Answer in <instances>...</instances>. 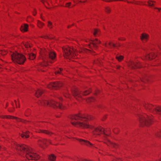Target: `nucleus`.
<instances>
[{
    "instance_id": "6ab92c4d",
    "label": "nucleus",
    "mask_w": 161,
    "mask_h": 161,
    "mask_svg": "<svg viewBox=\"0 0 161 161\" xmlns=\"http://www.w3.org/2000/svg\"><path fill=\"white\" fill-rule=\"evenodd\" d=\"M104 143H106L108 146H109L110 145L112 147H114L116 148L117 146L116 144H114L112 142H110L107 139V141H105Z\"/></svg>"
},
{
    "instance_id": "c9c22d12",
    "label": "nucleus",
    "mask_w": 161,
    "mask_h": 161,
    "mask_svg": "<svg viewBox=\"0 0 161 161\" xmlns=\"http://www.w3.org/2000/svg\"><path fill=\"white\" fill-rule=\"evenodd\" d=\"M71 4V3L70 2L68 3H66L65 6L69 8V6Z\"/></svg>"
},
{
    "instance_id": "5701e85b",
    "label": "nucleus",
    "mask_w": 161,
    "mask_h": 161,
    "mask_svg": "<svg viewBox=\"0 0 161 161\" xmlns=\"http://www.w3.org/2000/svg\"><path fill=\"white\" fill-rule=\"evenodd\" d=\"M100 33V30L97 29H94L93 32V34L94 35L96 36H99Z\"/></svg>"
},
{
    "instance_id": "a211bd4d",
    "label": "nucleus",
    "mask_w": 161,
    "mask_h": 161,
    "mask_svg": "<svg viewBox=\"0 0 161 161\" xmlns=\"http://www.w3.org/2000/svg\"><path fill=\"white\" fill-rule=\"evenodd\" d=\"M148 38V35L146 34L143 33L141 36V39L142 41H147Z\"/></svg>"
},
{
    "instance_id": "2eb2a0df",
    "label": "nucleus",
    "mask_w": 161,
    "mask_h": 161,
    "mask_svg": "<svg viewBox=\"0 0 161 161\" xmlns=\"http://www.w3.org/2000/svg\"><path fill=\"white\" fill-rule=\"evenodd\" d=\"M129 65L133 69H134L136 68H139L140 67V65L139 63L132 61H131L129 64Z\"/></svg>"
},
{
    "instance_id": "8fccbe9b",
    "label": "nucleus",
    "mask_w": 161,
    "mask_h": 161,
    "mask_svg": "<svg viewBox=\"0 0 161 161\" xmlns=\"http://www.w3.org/2000/svg\"><path fill=\"white\" fill-rule=\"evenodd\" d=\"M89 51V50H88V49H86V50H85V51Z\"/></svg>"
},
{
    "instance_id": "09e8293b",
    "label": "nucleus",
    "mask_w": 161,
    "mask_h": 161,
    "mask_svg": "<svg viewBox=\"0 0 161 161\" xmlns=\"http://www.w3.org/2000/svg\"><path fill=\"white\" fill-rule=\"evenodd\" d=\"M159 160V161H161V157H160Z\"/></svg>"
},
{
    "instance_id": "39448f33",
    "label": "nucleus",
    "mask_w": 161,
    "mask_h": 161,
    "mask_svg": "<svg viewBox=\"0 0 161 161\" xmlns=\"http://www.w3.org/2000/svg\"><path fill=\"white\" fill-rule=\"evenodd\" d=\"M64 57L70 59L74 58L76 55L77 52L75 49L70 47H66L63 48Z\"/></svg>"
},
{
    "instance_id": "412c9836",
    "label": "nucleus",
    "mask_w": 161,
    "mask_h": 161,
    "mask_svg": "<svg viewBox=\"0 0 161 161\" xmlns=\"http://www.w3.org/2000/svg\"><path fill=\"white\" fill-rule=\"evenodd\" d=\"M43 92V90L41 89H38L37 91H35L36 95L37 97L40 96Z\"/></svg>"
},
{
    "instance_id": "bb28decb",
    "label": "nucleus",
    "mask_w": 161,
    "mask_h": 161,
    "mask_svg": "<svg viewBox=\"0 0 161 161\" xmlns=\"http://www.w3.org/2000/svg\"><path fill=\"white\" fill-rule=\"evenodd\" d=\"M56 158V156L53 154H51L49 156V159L51 161H54Z\"/></svg>"
},
{
    "instance_id": "a19ab883",
    "label": "nucleus",
    "mask_w": 161,
    "mask_h": 161,
    "mask_svg": "<svg viewBox=\"0 0 161 161\" xmlns=\"http://www.w3.org/2000/svg\"><path fill=\"white\" fill-rule=\"evenodd\" d=\"M36 11H35V13H33V14L34 15H35L36 14Z\"/></svg>"
},
{
    "instance_id": "c756f323",
    "label": "nucleus",
    "mask_w": 161,
    "mask_h": 161,
    "mask_svg": "<svg viewBox=\"0 0 161 161\" xmlns=\"http://www.w3.org/2000/svg\"><path fill=\"white\" fill-rule=\"evenodd\" d=\"M44 25V24L40 21H38V26L39 27L41 28Z\"/></svg>"
},
{
    "instance_id": "20e7f679",
    "label": "nucleus",
    "mask_w": 161,
    "mask_h": 161,
    "mask_svg": "<svg viewBox=\"0 0 161 161\" xmlns=\"http://www.w3.org/2000/svg\"><path fill=\"white\" fill-rule=\"evenodd\" d=\"M38 103L39 104L42 105H49L55 108H59L62 109L63 108L60 103L53 100H51L50 101H48L47 100L43 99L42 101H40Z\"/></svg>"
},
{
    "instance_id": "2f4dec72",
    "label": "nucleus",
    "mask_w": 161,
    "mask_h": 161,
    "mask_svg": "<svg viewBox=\"0 0 161 161\" xmlns=\"http://www.w3.org/2000/svg\"><path fill=\"white\" fill-rule=\"evenodd\" d=\"M116 58L118 61H120L123 59V57L122 56H117Z\"/></svg>"
},
{
    "instance_id": "393cba45",
    "label": "nucleus",
    "mask_w": 161,
    "mask_h": 161,
    "mask_svg": "<svg viewBox=\"0 0 161 161\" xmlns=\"http://www.w3.org/2000/svg\"><path fill=\"white\" fill-rule=\"evenodd\" d=\"M21 136L24 138L25 137L26 138H27L29 137V135H28V131H26L25 132H23V133L21 135Z\"/></svg>"
},
{
    "instance_id": "ea45409f",
    "label": "nucleus",
    "mask_w": 161,
    "mask_h": 161,
    "mask_svg": "<svg viewBox=\"0 0 161 161\" xmlns=\"http://www.w3.org/2000/svg\"><path fill=\"white\" fill-rule=\"evenodd\" d=\"M42 38H48V36H44L43 37H42Z\"/></svg>"
},
{
    "instance_id": "ddd939ff",
    "label": "nucleus",
    "mask_w": 161,
    "mask_h": 161,
    "mask_svg": "<svg viewBox=\"0 0 161 161\" xmlns=\"http://www.w3.org/2000/svg\"><path fill=\"white\" fill-rule=\"evenodd\" d=\"M77 140L82 145H85L90 147H94L96 148L93 146L92 144L88 141L80 139H77Z\"/></svg>"
},
{
    "instance_id": "b1692460",
    "label": "nucleus",
    "mask_w": 161,
    "mask_h": 161,
    "mask_svg": "<svg viewBox=\"0 0 161 161\" xmlns=\"http://www.w3.org/2000/svg\"><path fill=\"white\" fill-rule=\"evenodd\" d=\"M108 46L107 45V43H105L104 44V46L108 48H109L112 46H113L114 47H116V45L114 44H112L111 42H109L108 43Z\"/></svg>"
},
{
    "instance_id": "58836bf2",
    "label": "nucleus",
    "mask_w": 161,
    "mask_h": 161,
    "mask_svg": "<svg viewBox=\"0 0 161 161\" xmlns=\"http://www.w3.org/2000/svg\"><path fill=\"white\" fill-rule=\"evenodd\" d=\"M64 97H69V95L67 93H65L64 94Z\"/></svg>"
},
{
    "instance_id": "dca6fc26",
    "label": "nucleus",
    "mask_w": 161,
    "mask_h": 161,
    "mask_svg": "<svg viewBox=\"0 0 161 161\" xmlns=\"http://www.w3.org/2000/svg\"><path fill=\"white\" fill-rule=\"evenodd\" d=\"M28 25L26 24H25L21 26L20 29L22 31L26 32L28 31Z\"/></svg>"
},
{
    "instance_id": "1a4fd4ad",
    "label": "nucleus",
    "mask_w": 161,
    "mask_h": 161,
    "mask_svg": "<svg viewBox=\"0 0 161 161\" xmlns=\"http://www.w3.org/2000/svg\"><path fill=\"white\" fill-rule=\"evenodd\" d=\"M93 130V136L95 137L102 134H103L104 135L103 137L104 139H106V136H109L108 131L107 130L105 131L104 129L101 127L94 128Z\"/></svg>"
},
{
    "instance_id": "49530a36",
    "label": "nucleus",
    "mask_w": 161,
    "mask_h": 161,
    "mask_svg": "<svg viewBox=\"0 0 161 161\" xmlns=\"http://www.w3.org/2000/svg\"><path fill=\"white\" fill-rule=\"evenodd\" d=\"M41 0V1L42 2V3H43L45 1V0Z\"/></svg>"
},
{
    "instance_id": "3c124183",
    "label": "nucleus",
    "mask_w": 161,
    "mask_h": 161,
    "mask_svg": "<svg viewBox=\"0 0 161 161\" xmlns=\"http://www.w3.org/2000/svg\"><path fill=\"white\" fill-rule=\"evenodd\" d=\"M128 3H133L132 2H128Z\"/></svg>"
},
{
    "instance_id": "7c9ffc66",
    "label": "nucleus",
    "mask_w": 161,
    "mask_h": 161,
    "mask_svg": "<svg viewBox=\"0 0 161 161\" xmlns=\"http://www.w3.org/2000/svg\"><path fill=\"white\" fill-rule=\"evenodd\" d=\"M47 26L49 28L52 29L53 28V25L52 23L50 21H48Z\"/></svg>"
},
{
    "instance_id": "0eeeda50",
    "label": "nucleus",
    "mask_w": 161,
    "mask_h": 161,
    "mask_svg": "<svg viewBox=\"0 0 161 161\" xmlns=\"http://www.w3.org/2000/svg\"><path fill=\"white\" fill-rule=\"evenodd\" d=\"M11 57L14 62L20 64H23L26 60L23 55L17 52L13 53L11 54Z\"/></svg>"
},
{
    "instance_id": "37998d69",
    "label": "nucleus",
    "mask_w": 161,
    "mask_h": 161,
    "mask_svg": "<svg viewBox=\"0 0 161 161\" xmlns=\"http://www.w3.org/2000/svg\"><path fill=\"white\" fill-rule=\"evenodd\" d=\"M15 103L16 106L17 107V102L16 101H15Z\"/></svg>"
},
{
    "instance_id": "c03bdc74",
    "label": "nucleus",
    "mask_w": 161,
    "mask_h": 161,
    "mask_svg": "<svg viewBox=\"0 0 161 161\" xmlns=\"http://www.w3.org/2000/svg\"><path fill=\"white\" fill-rule=\"evenodd\" d=\"M141 80L142 81H143L144 82H145V81L143 79H141Z\"/></svg>"
},
{
    "instance_id": "7ed1b4c3",
    "label": "nucleus",
    "mask_w": 161,
    "mask_h": 161,
    "mask_svg": "<svg viewBox=\"0 0 161 161\" xmlns=\"http://www.w3.org/2000/svg\"><path fill=\"white\" fill-rule=\"evenodd\" d=\"M41 55L44 62L43 65V66H46L47 62L52 63L53 60L56 57L55 53L49 49L42 50L41 53Z\"/></svg>"
},
{
    "instance_id": "cd10ccee",
    "label": "nucleus",
    "mask_w": 161,
    "mask_h": 161,
    "mask_svg": "<svg viewBox=\"0 0 161 161\" xmlns=\"http://www.w3.org/2000/svg\"><path fill=\"white\" fill-rule=\"evenodd\" d=\"M29 57L30 59L33 60L35 58V54L31 53L29 54Z\"/></svg>"
},
{
    "instance_id": "9b49d317",
    "label": "nucleus",
    "mask_w": 161,
    "mask_h": 161,
    "mask_svg": "<svg viewBox=\"0 0 161 161\" xmlns=\"http://www.w3.org/2000/svg\"><path fill=\"white\" fill-rule=\"evenodd\" d=\"M101 42L97 39H96L95 40L91 41L90 44L88 45L89 47L91 49H96L98 47L97 44L101 43Z\"/></svg>"
},
{
    "instance_id": "4c0bfd02",
    "label": "nucleus",
    "mask_w": 161,
    "mask_h": 161,
    "mask_svg": "<svg viewBox=\"0 0 161 161\" xmlns=\"http://www.w3.org/2000/svg\"><path fill=\"white\" fill-rule=\"evenodd\" d=\"M94 100V98L92 97L90 98L87 101L88 102H89V101H93Z\"/></svg>"
},
{
    "instance_id": "aec40b11",
    "label": "nucleus",
    "mask_w": 161,
    "mask_h": 161,
    "mask_svg": "<svg viewBox=\"0 0 161 161\" xmlns=\"http://www.w3.org/2000/svg\"><path fill=\"white\" fill-rule=\"evenodd\" d=\"M38 132L39 133H44L49 135H50L53 134L52 132L46 130H40Z\"/></svg>"
},
{
    "instance_id": "a878e982",
    "label": "nucleus",
    "mask_w": 161,
    "mask_h": 161,
    "mask_svg": "<svg viewBox=\"0 0 161 161\" xmlns=\"http://www.w3.org/2000/svg\"><path fill=\"white\" fill-rule=\"evenodd\" d=\"M155 135L158 137H161V130H158L155 132Z\"/></svg>"
},
{
    "instance_id": "4be33fe9",
    "label": "nucleus",
    "mask_w": 161,
    "mask_h": 161,
    "mask_svg": "<svg viewBox=\"0 0 161 161\" xmlns=\"http://www.w3.org/2000/svg\"><path fill=\"white\" fill-rule=\"evenodd\" d=\"M6 118L7 119H15L17 121H21V119H19L17 117H12L10 116H1V118Z\"/></svg>"
},
{
    "instance_id": "9d476101",
    "label": "nucleus",
    "mask_w": 161,
    "mask_h": 161,
    "mask_svg": "<svg viewBox=\"0 0 161 161\" xmlns=\"http://www.w3.org/2000/svg\"><path fill=\"white\" fill-rule=\"evenodd\" d=\"M72 92L73 94L77 99H78V98H82V95L86 96L89 94L90 92L89 91H86L84 92L82 94H81L80 91L76 89L72 90Z\"/></svg>"
},
{
    "instance_id": "f8f14e48",
    "label": "nucleus",
    "mask_w": 161,
    "mask_h": 161,
    "mask_svg": "<svg viewBox=\"0 0 161 161\" xmlns=\"http://www.w3.org/2000/svg\"><path fill=\"white\" fill-rule=\"evenodd\" d=\"M62 84L61 83L58 82H53L50 83L48 86V87L50 89H57L62 86Z\"/></svg>"
},
{
    "instance_id": "f03ea898",
    "label": "nucleus",
    "mask_w": 161,
    "mask_h": 161,
    "mask_svg": "<svg viewBox=\"0 0 161 161\" xmlns=\"http://www.w3.org/2000/svg\"><path fill=\"white\" fill-rule=\"evenodd\" d=\"M71 124L77 127H80L82 128H91L93 127L90 126L86 123H84L88 120L91 119L90 116H84L80 114L72 115L70 117Z\"/></svg>"
},
{
    "instance_id": "603ef678",
    "label": "nucleus",
    "mask_w": 161,
    "mask_h": 161,
    "mask_svg": "<svg viewBox=\"0 0 161 161\" xmlns=\"http://www.w3.org/2000/svg\"><path fill=\"white\" fill-rule=\"evenodd\" d=\"M111 0H109V1H108V2H111Z\"/></svg>"
},
{
    "instance_id": "c85d7f7f",
    "label": "nucleus",
    "mask_w": 161,
    "mask_h": 161,
    "mask_svg": "<svg viewBox=\"0 0 161 161\" xmlns=\"http://www.w3.org/2000/svg\"><path fill=\"white\" fill-rule=\"evenodd\" d=\"M155 2L153 1H149L148 2V4L149 6H152L154 5Z\"/></svg>"
},
{
    "instance_id": "72a5a7b5",
    "label": "nucleus",
    "mask_w": 161,
    "mask_h": 161,
    "mask_svg": "<svg viewBox=\"0 0 161 161\" xmlns=\"http://www.w3.org/2000/svg\"><path fill=\"white\" fill-rule=\"evenodd\" d=\"M24 45L25 47L27 48L29 47H31L30 45L28 43L26 42L25 43Z\"/></svg>"
},
{
    "instance_id": "473e14b6",
    "label": "nucleus",
    "mask_w": 161,
    "mask_h": 161,
    "mask_svg": "<svg viewBox=\"0 0 161 161\" xmlns=\"http://www.w3.org/2000/svg\"><path fill=\"white\" fill-rule=\"evenodd\" d=\"M7 52L5 51H3L2 50L0 51V55H4L6 54Z\"/></svg>"
},
{
    "instance_id": "de8ad7c7",
    "label": "nucleus",
    "mask_w": 161,
    "mask_h": 161,
    "mask_svg": "<svg viewBox=\"0 0 161 161\" xmlns=\"http://www.w3.org/2000/svg\"><path fill=\"white\" fill-rule=\"evenodd\" d=\"M59 99L60 100H62V98L61 97H59Z\"/></svg>"
},
{
    "instance_id": "f704fd0d",
    "label": "nucleus",
    "mask_w": 161,
    "mask_h": 161,
    "mask_svg": "<svg viewBox=\"0 0 161 161\" xmlns=\"http://www.w3.org/2000/svg\"><path fill=\"white\" fill-rule=\"evenodd\" d=\"M106 11L107 13H109L110 11V8L109 7H107L106 8Z\"/></svg>"
},
{
    "instance_id": "4468645a",
    "label": "nucleus",
    "mask_w": 161,
    "mask_h": 161,
    "mask_svg": "<svg viewBox=\"0 0 161 161\" xmlns=\"http://www.w3.org/2000/svg\"><path fill=\"white\" fill-rule=\"evenodd\" d=\"M38 143L39 145L41 147L43 144L45 145L46 146H47V143L52 144L51 142L50 141L48 140L47 139L42 138H40L39 139Z\"/></svg>"
},
{
    "instance_id": "6e6552de",
    "label": "nucleus",
    "mask_w": 161,
    "mask_h": 161,
    "mask_svg": "<svg viewBox=\"0 0 161 161\" xmlns=\"http://www.w3.org/2000/svg\"><path fill=\"white\" fill-rule=\"evenodd\" d=\"M139 122L142 125L148 126L152 124V118L145 114L139 116Z\"/></svg>"
},
{
    "instance_id": "a18cd8bd",
    "label": "nucleus",
    "mask_w": 161,
    "mask_h": 161,
    "mask_svg": "<svg viewBox=\"0 0 161 161\" xmlns=\"http://www.w3.org/2000/svg\"><path fill=\"white\" fill-rule=\"evenodd\" d=\"M155 8L156 9H158L159 10V11L161 9V8Z\"/></svg>"
},
{
    "instance_id": "e433bc0d",
    "label": "nucleus",
    "mask_w": 161,
    "mask_h": 161,
    "mask_svg": "<svg viewBox=\"0 0 161 161\" xmlns=\"http://www.w3.org/2000/svg\"><path fill=\"white\" fill-rule=\"evenodd\" d=\"M59 69H60V70H58L57 71H56L55 72V74L60 73V72L62 70V68H60Z\"/></svg>"
},
{
    "instance_id": "f3484780",
    "label": "nucleus",
    "mask_w": 161,
    "mask_h": 161,
    "mask_svg": "<svg viewBox=\"0 0 161 161\" xmlns=\"http://www.w3.org/2000/svg\"><path fill=\"white\" fill-rule=\"evenodd\" d=\"M156 55H155L154 54L151 53L150 54H148L146 55V57L147 59H149V60H151L152 59L156 57Z\"/></svg>"
},
{
    "instance_id": "423d86ee",
    "label": "nucleus",
    "mask_w": 161,
    "mask_h": 161,
    "mask_svg": "<svg viewBox=\"0 0 161 161\" xmlns=\"http://www.w3.org/2000/svg\"><path fill=\"white\" fill-rule=\"evenodd\" d=\"M144 106L146 109L154 114H161V107L154 106L151 104L145 103Z\"/></svg>"
},
{
    "instance_id": "79ce46f5",
    "label": "nucleus",
    "mask_w": 161,
    "mask_h": 161,
    "mask_svg": "<svg viewBox=\"0 0 161 161\" xmlns=\"http://www.w3.org/2000/svg\"><path fill=\"white\" fill-rule=\"evenodd\" d=\"M98 62H99V63H100V61H99L97 60V61L95 62V63H98Z\"/></svg>"
},
{
    "instance_id": "f257e3e1",
    "label": "nucleus",
    "mask_w": 161,
    "mask_h": 161,
    "mask_svg": "<svg viewBox=\"0 0 161 161\" xmlns=\"http://www.w3.org/2000/svg\"><path fill=\"white\" fill-rule=\"evenodd\" d=\"M15 146L19 154L24 157H26L28 160H37L40 158L38 155L33 152L31 148L26 145L16 144Z\"/></svg>"
}]
</instances>
